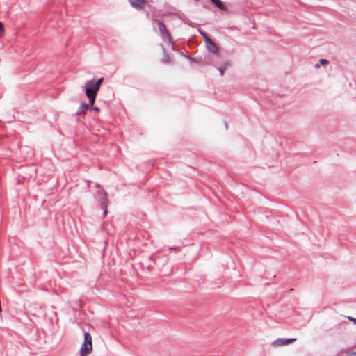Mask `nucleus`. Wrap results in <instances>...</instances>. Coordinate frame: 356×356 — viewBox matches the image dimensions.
Listing matches in <instances>:
<instances>
[{"mask_svg": "<svg viewBox=\"0 0 356 356\" xmlns=\"http://www.w3.org/2000/svg\"><path fill=\"white\" fill-rule=\"evenodd\" d=\"M5 34V29L3 23L0 22V38L3 37Z\"/></svg>", "mask_w": 356, "mask_h": 356, "instance_id": "10", "label": "nucleus"}, {"mask_svg": "<svg viewBox=\"0 0 356 356\" xmlns=\"http://www.w3.org/2000/svg\"><path fill=\"white\" fill-rule=\"evenodd\" d=\"M229 63H225L219 68V71H220L221 76L224 75L225 71L229 67Z\"/></svg>", "mask_w": 356, "mask_h": 356, "instance_id": "9", "label": "nucleus"}, {"mask_svg": "<svg viewBox=\"0 0 356 356\" xmlns=\"http://www.w3.org/2000/svg\"><path fill=\"white\" fill-rule=\"evenodd\" d=\"M316 67L318 68L319 67V65H316Z\"/></svg>", "mask_w": 356, "mask_h": 356, "instance_id": "17", "label": "nucleus"}, {"mask_svg": "<svg viewBox=\"0 0 356 356\" xmlns=\"http://www.w3.org/2000/svg\"><path fill=\"white\" fill-rule=\"evenodd\" d=\"M132 7L137 10H142L147 3V0H128Z\"/></svg>", "mask_w": 356, "mask_h": 356, "instance_id": "6", "label": "nucleus"}, {"mask_svg": "<svg viewBox=\"0 0 356 356\" xmlns=\"http://www.w3.org/2000/svg\"><path fill=\"white\" fill-rule=\"evenodd\" d=\"M92 350V339L90 334L86 332L84 333V340L81 344L80 349L81 356H87L89 355Z\"/></svg>", "mask_w": 356, "mask_h": 356, "instance_id": "2", "label": "nucleus"}, {"mask_svg": "<svg viewBox=\"0 0 356 356\" xmlns=\"http://www.w3.org/2000/svg\"><path fill=\"white\" fill-rule=\"evenodd\" d=\"M202 36H204L205 38V36H207V35L204 33H202Z\"/></svg>", "mask_w": 356, "mask_h": 356, "instance_id": "16", "label": "nucleus"}, {"mask_svg": "<svg viewBox=\"0 0 356 356\" xmlns=\"http://www.w3.org/2000/svg\"><path fill=\"white\" fill-rule=\"evenodd\" d=\"M320 63L322 64V65H327L329 63L328 60H325V59H321L320 60Z\"/></svg>", "mask_w": 356, "mask_h": 356, "instance_id": "13", "label": "nucleus"}, {"mask_svg": "<svg viewBox=\"0 0 356 356\" xmlns=\"http://www.w3.org/2000/svg\"><path fill=\"white\" fill-rule=\"evenodd\" d=\"M108 195L107 193L105 192L104 193V197L102 200V204L104 206V214L106 216L108 213Z\"/></svg>", "mask_w": 356, "mask_h": 356, "instance_id": "7", "label": "nucleus"}, {"mask_svg": "<svg viewBox=\"0 0 356 356\" xmlns=\"http://www.w3.org/2000/svg\"><path fill=\"white\" fill-rule=\"evenodd\" d=\"M163 62L165 63H168L170 62V58L167 54H165V56H164Z\"/></svg>", "mask_w": 356, "mask_h": 356, "instance_id": "11", "label": "nucleus"}, {"mask_svg": "<svg viewBox=\"0 0 356 356\" xmlns=\"http://www.w3.org/2000/svg\"><path fill=\"white\" fill-rule=\"evenodd\" d=\"M296 341V338L290 339H277L273 342V346L275 348L287 346Z\"/></svg>", "mask_w": 356, "mask_h": 356, "instance_id": "4", "label": "nucleus"}, {"mask_svg": "<svg viewBox=\"0 0 356 356\" xmlns=\"http://www.w3.org/2000/svg\"><path fill=\"white\" fill-rule=\"evenodd\" d=\"M90 109L95 111L97 113L100 112V109L98 107L90 106Z\"/></svg>", "mask_w": 356, "mask_h": 356, "instance_id": "12", "label": "nucleus"}, {"mask_svg": "<svg viewBox=\"0 0 356 356\" xmlns=\"http://www.w3.org/2000/svg\"><path fill=\"white\" fill-rule=\"evenodd\" d=\"M348 318L350 321H352V322H353L355 324H356V318H353V317H351V316H348Z\"/></svg>", "mask_w": 356, "mask_h": 356, "instance_id": "14", "label": "nucleus"}, {"mask_svg": "<svg viewBox=\"0 0 356 356\" xmlns=\"http://www.w3.org/2000/svg\"><path fill=\"white\" fill-rule=\"evenodd\" d=\"M152 22L158 24L159 31L161 37L166 39L169 43H172V38L164 23L154 18L152 19Z\"/></svg>", "mask_w": 356, "mask_h": 356, "instance_id": "3", "label": "nucleus"}, {"mask_svg": "<svg viewBox=\"0 0 356 356\" xmlns=\"http://www.w3.org/2000/svg\"><path fill=\"white\" fill-rule=\"evenodd\" d=\"M104 81V78H100L97 81L90 80L88 81L86 83V95L89 99L90 104L81 103L79 108L76 111L77 115H84L86 111L90 109V106H93L95 102L97 92Z\"/></svg>", "mask_w": 356, "mask_h": 356, "instance_id": "1", "label": "nucleus"}, {"mask_svg": "<svg viewBox=\"0 0 356 356\" xmlns=\"http://www.w3.org/2000/svg\"><path fill=\"white\" fill-rule=\"evenodd\" d=\"M350 356H356V350L350 354Z\"/></svg>", "mask_w": 356, "mask_h": 356, "instance_id": "15", "label": "nucleus"}, {"mask_svg": "<svg viewBox=\"0 0 356 356\" xmlns=\"http://www.w3.org/2000/svg\"><path fill=\"white\" fill-rule=\"evenodd\" d=\"M211 1H212L213 3H214L220 10H224L226 9L225 6L220 1V0H211Z\"/></svg>", "mask_w": 356, "mask_h": 356, "instance_id": "8", "label": "nucleus"}, {"mask_svg": "<svg viewBox=\"0 0 356 356\" xmlns=\"http://www.w3.org/2000/svg\"><path fill=\"white\" fill-rule=\"evenodd\" d=\"M205 42L207 44V47L209 51L214 54H218V48L210 38H209L208 36H205Z\"/></svg>", "mask_w": 356, "mask_h": 356, "instance_id": "5", "label": "nucleus"}]
</instances>
